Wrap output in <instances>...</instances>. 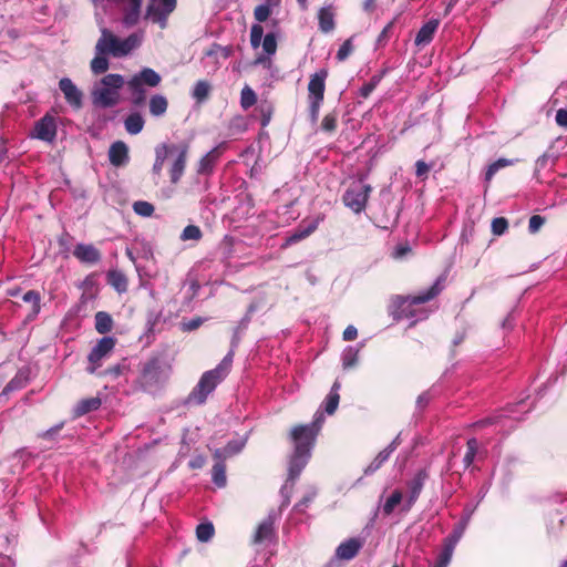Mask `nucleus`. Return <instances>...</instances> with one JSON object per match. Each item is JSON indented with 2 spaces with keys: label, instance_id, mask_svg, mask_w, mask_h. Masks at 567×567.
Listing matches in <instances>:
<instances>
[{
  "label": "nucleus",
  "instance_id": "nucleus-46",
  "mask_svg": "<svg viewBox=\"0 0 567 567\" xmlns=\"http://www.w3.org/2000/svg\"><path fill=\"white\" fill-rule=\"evenodd\" d=\"M477 441L475 439H471L467 441V451L464 455V458H463V462L465 464V466H470L472 463H473V460H474V456H475V453L477 451Z\"/></svg>",
  "mask_w": 567,
  "mask_h": 567
},
{
  "label": "nucleus",
  "instance_id": "nucleus-58",
  "mask_svg": "<svg viewBox=\"0 0 567 567\" xmlns=\"http://www.w3.org/2000/svg\"><path fill=\"white\" fill-rule=\"evenodd\" d=\"M415 166H416V175L419 177L426 175L430 169L429 165L423 161H417Z\"/></svg>",
  "mask_w": 567,
  "mask_h": 567
},
{
  "label": "nucleus",
  "instance_id": "nucleus-47",
  "mask_svg": "<svg viewBox=\"0 0 567 567\" xmlns=\"http://www.w3.org/2000/svg\"><path fill=\"white\" fill-rule=\"evenodd\" d=\"M453 553L450 551V549L442 548L441 553L439 554L436 561L431 567H449L451 560H452Z\"/></svg>",
  "mask_w": 567,
  "mask_h": 567
},
{
  "label": "nucleus",
  "instance_id": "nucleus-14",
  "mask_svg": "<svg viewBox=\"0 0 567 567\" xmlns=\"http://www.w3.org/2000/svg\"><path fill=\"white\" fill-rule=\"evenodd\" d=\"M528 399L529 396L526 395L514 403H506V405L502 408V413H498V424L501 423V419L519 420L523 414L532 409V403Z\"/></svg>",
  "mask_w": 567,
  "mask_h": 567
},
{
  "label": "nucleus",
  "instance_id": "nucleus-20",
  "mask_svg": "<svg viewBox=\"0 0 567 567\" xmlns=\"http://www.w3.org/2000/svg\"><path fill=\"white\" fill-rule=\"evenodd\" d=\"M59 87L70 105L76 109L81 106L82 93L69 78L61 79L59 82Z\"/></svg>",
  "mask_w": 567,
  "mask_h": 567
},
{
  "label": "nucleus",
  "instance_id": "nucleus-31",
  "mask_svg": "<svg viewBox=\"0 0 567 567\" xmlns=\"http://www.w3.org/2000/svg\"><path fill=\"white\" fill-rule=\"evenodd\" d=\"M113 326L112 317L104 311H99L95 315V329L99 333L104 334L111 331Z\"/></svg>",
  "mask_w": 567,
  "mask_h": 567
},
{
  "label": "nucleus",
  "instance_id": "nucleus-51",
  "mask_svg": "<svg viewBox=\"0 0 567 567\" xmlns=\"http://www.w3.org/2000/svg\"><path fill=\"white\" fill-rule=\"evenodd\" d=\"M545 224V218L540 215H533L530 218H529V223H528V230L529 233L532 234H535L537 233L542 226Z\"/></svg>",
  "mask_w": 567,
  "mask_h": 567
},
{
  "label": "nucleus",
  "instance_id": "nucleus-19",
  "mask_svg": "<svg viewBox=\"0 0 567 567\" xmlns=\"http://www.w3.org/2000/svg\"><path fill=\"white\" fill-rule=\"evenodd\" d=\"M110 163L115 167L125 166L130 161L128 146L122 142H114L109 150Z\"/></svg>",
  "mask_w": 567,
  "mask_h": 567
},
{
  "label": "nucleus",
  "instance_id": "nucleus-21",
  "mask_svg": "<svg viewBox=\"0 0 567 567\" xmlns=\"http://www.w3.org/2000/svg\"><path fill=\"white\" fill-rule=\"evenodd\" d=\"M440 25V21L437 19H431L426 23H424L419 32L416 33L414 43L416 47H425L432 40L437 31V28Z\"/></svg>",
  "mask_w": 567,
  "mask_h": 567
},
{
  "label": "nucleus",
  "instance_id": "nucleus-30",
  "mask_svg": "<svg viewBox=\"0 0 567 567\" xmlns=\"http://www.w3.org/2000/svg\"><path fill=\"white\" fill-rule=\"evenodd\" d=\"M124 125L127 133L136 135L143 130L144 120L141 114L132 113L126 117Z\"/></svg>",
  "mask_w": 567,
  "mask_h": 567
},
{
  "label": "nucleus",
  "instance_id": "nucleus-2",
  "mask_svg": "<svg viewBox=\"0 0 567 567\" xmlns=\"http://www.w3.org/2000/svg\"><path fill=\"white\" fill-rule=\"evenodd\" d=\"M188 146L186 144H159L155 147V162L152 172L155 176H159L164 167L165 161L172 158L169 169L171 182L176 184L184 174Z\"/></svg>",
  "mask_w": 567,
  "mask_h": 567
},
{
  "label": "nucleus",
  "instance_id": "nucleus-55",
  "mask_svg": "<svg viewBox=\"0 0 567 567\" xmlns=\"http://www.w3.org/2000/svg\"><path fill=\"white\" fill-rule=\"evenodd\" d=\"M556 123L561 127H567V109H559L556 112Z\"/></svg>",
  "mask_w": 567,
  "mask_h": 567
},
{
  "label": "nucleus",
  "instance_id": "nucleus-34",
  "mask_svg": "<svg viewBox=\"0 0 567 567\" xmlns=\"http://www.w3.org/2000/svg\"><path fill=\"white\" fill-rule=\"evenodd\" d=\"M101 406V400L99 398H90L82 400L75 408V414L78 416L84 415L89 412L96 411Z\"/></svg>",
  "mask_w": 567,
  "mask_h": 567
},
{
  "label": "nucleus",
  "instance_id": "nucleus-50",
  "mask_svg": "<svg viewBox=\"0 0 567 567\" xmlns=\"http://www.w3.org/2000/svg\"><path fill=\"white\" fill-rule=\"evenodd\" d=\"M352 50H353V45H352L351 39L346 40L337 52V59L339 61L346 60L350 55Z\"/></svg>",
  "mask_w": 567,
  "mask_h": 567
},
{
  "label": "nucleus",
  "instance_id": "nucleus-36",
  "mask_svg": "<svg viewBox=\"0 0 567 567\" xmlns=\"http://www.w3.org/2000/svg\"><path fill=\"white\" fill-rule=\"evenodd\" d=\"M109 53H99V51L95 50V56L91 62V70L95 74L104 73L109 69V60L106 59V55Z\"/></svg>",
  "mask_w": 567,
  "mask_h": 567
},
{
  "label": "nucleus",
  "instance_id": "nucleus-18",
  "mask_svg": "<svg viewBox=\"0 0 567 567\" xmlns=\"http://www.w3.org/2000/svg\"><path fill=\"white\" fill-rule=\"evenodd\" d=\"M427 472L425 470H420L411 481L408 482L409 487V497L406 502V511H409L416 499L419 498L422 488L424 486L425 481L427 480Z\"/></svg>",
  "mask_w": 567,
  "mask_h": 567
},
{
  "label": "nucleus",
  "instance_id": "nucleus-28",
  "mask_svg": "<svg viewBox=\"0 0 567 567\" xmlns=\"http://www.w3.org/2000/svg\"><path fill=\"white\" fill-rule=\"evenodd\" d=\"M339 390H340V383L338 381H336L323 402L324 411L327 414H333L334 411L337 410L338 404H339V399H340Z\"/></svg>",
  "mask_w": 567,
  "mask_h": 567
},
{
  "label": "nucleus",
  "instance_id": "nucleus-5",
  "mask_svg": "<svg viewBox=\"0 0 567 567\" xmlns=\"http://www.w3.org/2000/svg\"><path fill=\"white\" fill-rule=\"evenodd\" d=\"M143 42V33L136 32L125 39H120L106 28L101 29V37L95 44L99 53H109L114 58H122L137 49Z\"/></svg>",
  "mask_w": 567,
  "mask_h": 567
},
{
  "label": "nucleus",
  "instance_id": "nucleus-29",
  "mask_svg": "<svg viewBox=\"0 0 567 567\" xmlns=\"http://www.w3.org/2000/svg\"><path fill=\"white\" fill-rule=\"evenodd\" d=\"M168 102L164 95L156 94L150 100V113L153 116H162L165 114Z\"/></svg>",
  "mask_w": 567,
  "mask_h": 567
},
{
  "label": "nucleus",
  "instance_id": "nucleus-32",
  "mask_svg": "<svg viewBox=\"0 0 567 567\" xmlns=\"http://www.w3.org/2000/svg\"><path fill=\"white\" fill-rule=\"evenodd\" d=\"M464 533V524H456L451 535L444 539L443 547L454 553L455 546L460 542Z\"/></svg>",
  "mask_w": 567,
  "mask_h": 567
},
{
  "label": "nucleus",
  "instance_id": "nucleus-27",
  "mask_svg": "<svg viewBox=\"0 0 567 567\" xmlns=\"http://www.w3.org/2000/svg\"><path fill=\"white\" fill-rule=\"evenodd\" d=\"M218 157L219 152L217 148H213L205 156H203L198 163V174H209L213 171Z\"/></svg>",
  "mask_w": 567,
  "mask_h": 567
},
{
  "label": "nucleus",
  "instance_id": "nucleus-26",
  "mask_svg": "<svg viewBox=\"0 0 567 567\" xmlns=\"http://www.w3.org/2000/svg\"><path fill=\"white\" fill-rule=\"evenodd\" d=\"M142 0H128V7L125 9L123 23L127 27L137 23L141 12Z\"/></svg>",
  "mask_w": 567,
  "mask_h": 567
},
{
  "label": "nucleus",
  "instance_id": "nucleus-15",
  "mask_svg": "<svg viewBox=\"0 0 567 567\" xmlns=\"http://www.w3.org/2000/svg\"><path fill=\"white\" fill-rule=\"evenodd\" d=\"M323 220V216H317L309 220H303L298 228L286 238L285 246L293 245L310 236Z\"/></svg>",
  "mask_w": 567,
  "mask_h": 567
},
{
  "label": "nucleus",
  "instance_id": "nucleus-44",
  "mask_svg": "<svg viewBox=\"0 0 567 567\" xmlns=\"http://www.w3.org/2000/svg\"><path fill=\"white\" fill-rule=\"evenodd\" d=\"M555 163V157L553 155H549L547 153L539 156L535 164V175L538 176L539 172L550 167Z\"/></svg>",
  "mask_w": 567,
  "mask_h": 567
},
{
  "label": "nucleus",
  "instance_id": "nucleus-54",
  "mask_svg": "<svg viewBox=\"0 0 567 567\" xmlns=\"http://www.w3.org/2000/svg\"><path fill=\"white\" fill-rule=\"evenodd\" d=\"M411 252V247L409 245H398L393 252H392V257L395 258V259H402L404 258L406 255H409Z\"/></svg>",
  "mask_w": 567,
  "mask_h": 567
},
{
  "label": "nucleus",
  "instance_id": "nucleus-24",
  "mask_svg": "<svg viewBox=\"0 0 567 567\" xmlns=\"http://www.w3.org/2000/svg\"><path fill=\"white\" fill-rule=\"evenodd\" d=\"M73 255L82 262L95 264L101 255L93 245L79 244L74 247Z\"/></svg>",
  "mask_w": 567,
  "mask_h": 567
},
{
  "label": "nucleus",
  "instance_id": "nucleus-23",
  "mask_svg": "<svg viewBox=\"0 0 567 567\" xmlns=\"http://www.w3.org/2000/svg\"><path fill=\"white\" fill-rule=\"evenodd\" d=\"M281 0H265V2L258 4L254 10V18L257 21L256 24H260L267 21L275 10L279 9Z\"/></svg>",
  "mask_w": 567,
  "mask_h": 567
},
{
  "label": "nucleus",
  "instance_id": "nucleus-1",
  "mask_svg": "<svg viewBox=\"0 0 567 567\" xmlns=\"http://www.w3.org/2000/svg\"><path fill=\"white\" fill-rule=\"evenodd\" d=\"M323 420L322 412L317 411L310 424L297 425L291 430L290 439L293 443V453L289 461V480L295 481L309 462Z\"/></svg>",
  "mask_w": 567,
  "mask_h": 567
},
{
  "label": "nucleus",
  "instance_id": "nucleus-56",
  "mask_svg": "<svg viewBox=\"0 0 567 567\" xmlns=\"http://www.w3.org/2000/svg\"><path fill=\"white\" fill-rule=\"evenodd\" d=\"M358 337V330L354 326H348L343 331V339L346 341H352Z\"/></svg>",
  "mask_w": 567,
  "mask_h": 567
},
{
  "label": "nucleus",
  "instance_id": "nucleus-39",
  "mask_svg": "<svg viewBox=\"0 0 567 567\" xmlns=\"http://www.w3.org/2000/svg\"><path fill=\"white\" fill-rule=\"evenodd\" d=\"M257 102V95L255 91L248 86L245 85L240 93V105L244 110H248Z\"/></svg>",
  "mask_w": 567,
  "mask_h": 567
},
{
  "label": "nucleus",
  "instance_id": "nucleus-4",
  "mask_svg": "<svg viewBox=\"0 0 567 567\" xmlns=\"http://www.w3.org/2000/svg\"><path fill=\"white\" fill-rule=\"evenodd\" d=\"M441 282L442 280L437 279L425 292L419 293L417 296H395L393 298V305L396 307V316L399 318L414 319V321L426 318V311L419 308V306L430 301L441 292Z\"/></svg>",
  "mask_w": 567,
  "mask_h": 567
},
{
  "label": "nucleus",
  "instance_id": "nucleus-37",
  "mask_svg": "<svg viewBox=\"0 0 567 567\" xmlns=\"http://www.w3.org/2000/svg\"><path fill=\"white\" fill-rule=\"evenodd\" d=\"M217 462L213 466V481L214 483L223 487L226 484V471H225V464L224 458H216Z\"/></svg>",
  "mask_w": 567,
  "mask_h": 567
},
{
  "label": "nucleus",
  "instance_id": "nucleus-45",
  "mask_svg": "<svg viewBox=\"0 0 567 567\" xmlns=\"http://www.w3.org/2000/svg\"><path fill=\"white\" fill-rule=\"evenodd\" d=\"M200 238L202 231L199 227L195 225L186 226L181 235L182 240H199Z\"/></svg>",
  "mask_w": 567,
  "mask_h": 567
},
{
  "label": "nucleus",
  "instance_id": "nucleus-10",
  "mask_svg": "<svg viewBox=\"0 0 567 567\" xmlns=\"http://www.w3.org/2000/svg\"><path fill=\"white\" fill-rule=\"evenodd\" d=\"M370 192V185H367L361 181L355 182L346 190L343 195V203L353 213L359 214L364 210Z\"/></svg>",
  "mask_w": 567,
  "mask_h": 567
},
{
  "label": "nucleus",
  "instance_id": "nucleus-60",
  "mask_svg": "<svg viewBox=\"0 0 567 567\" xmlns=\"http://www.w3.org/2000/svg\"><path fill=\"white\" fill-rule=\"evenodd\" d=\"M113 285L115 286V288L118 291L125 290V288H126V281H125V279L121 275H118L116 277V279L114 280Z\"/></svg>",
  "mask_w": 567,
  "mask_h": 567
},
{
  "label": "nucleus",
  "instance_id": "nucleus-61",
  "mask_svg": "<svg viewBox=\"0 0 567 567\" xmlns=\"http://www.w3.org/2000/svg\"><path fill=\"white\" fill-rule=\"evenodd\" d=\"M508 227V221L504 217H498V236L502 235Z\"/></svg>",
  "mask_w": 567,
  "mask_h": 567
},
{
  "label": "nucleus",
  "instance_id": "nucleus-6",
  "mask_svg": "<svg viewBox=\"0 0 567 567\" xmlns=\"http://www.w3.org/2000/svg\"><path fill=\"white\" fill-rule=\"evenodd\" d=\"M124 83V78L120 74L105 75L93 89V103L102 107L114 106L120 100V90Z\"/></svg>",
  "mask_w": 567,
  "mask_h": 567
},
{
  "label": "nucleus",
  "instance_id": "nucleus-41",
  "mask_svg": "<svg viewBox=\"0 0 567 567\" xmlns=\"http://www.w3.org/2000/svg\"><path fill=\"white\" fill-rule=\"evenodd\" d=\"M210 86L206 81H198L193 90V97L202 102L208 97Z\"/></svg>",
  "mask_w": 567,
  "mask_h": 567
},
{
  "label": "nucleus",
  "instance_id": "nucleus-3",
  "mask_svg": "<svg viewBox=\"0 0 567 567\" xmlns=\"http://www.w3.org/2000/svg\"><path fill=\"white\" fill-rule=\"evenodd\" d=\"M234 351L230 350L220 363L213 370L206 371L192 391L189 399L198 404L206 401L207 396L228 375L233 365Z\"/></svg>",
  "mask_w": 567,
  "mask_h": 567
},
{
  "label": "nucleus",
  "instance_id": "nucleus-8",
  "mask_svg": "<svg viewBox=\"0 0 567 567\" xmlns=\"http://www.w3.org/2000/svg\"><path fill=\"white\" fill-rule=\"evenodd\" d=\"M250 44L254 49L261 45L265 53L256 58L255 64L266 65L270 63V56L277 51V40L274 33H267L264 37V28L261 24H252L250 28Z\"/></svg>",
  "mask_w": 567,
  "mask_h": 567
},
{
  "label": "nucleus",
  "instance_id": "nucleus-40",
  "mask_svg": "<svg viewBox=\"0 0 567 567\" xmlns=\"http://www.w3.org/2000/svg\"><path fill=\"white\" fill-rule=\"evenodd\" d=\"M196 536L199 542L206 543L214 536V526L212 523H202L196 528Z\"/></svg>",
  "mask_w": 567,
  "mask_h": 567
},
{
  "label": "nucleus",
  "instance_id": "nucleus-16",
  "mask_svg": "<svg viewBox=\"0 0 567 567\" xmlns=\"http://www.w3.org/2000/svg\"><path fill=\"white\" fill-rule=\"evenodd\" d=\"M278 518V513L271 511L268 516L258 525L257 530L254 535V544H265L270 542L274 537V525Z\"/></svg>",
  "mask_w": 567,
  "mask_h": 567
},
{
  "label": "nucleus",
  "instance_id": "nucleus-11",
  "mask_svg": "<svg viewBox=\"0 0 567 567\" xmlns=\"http://www.w3.org/2000/svg\"><path fill=\"white\" fill-rule=\"evenodd\" d=\"M177 0H150L146 18L161 28L166 27L167 17L175 10Z\"/></svg>",
  "mask_w": 567,
  "mask_h": 567
},
{
  "label": "nucleus",
  "instance_id": "nucleus-12",
  "mask_svg": "<svg viewBox=\"0 0 567 567\" xmlns=\"http://www.w3.org/2000/svg\"><path fill=\"white\" fill-rule=\"evenodd\" d=\"M115 347V339L113 337H103L96 346L91 350L87 359L90 365L87 367V372L93 374L96 369L101 367L102 360L111 353V351Z\"/></svg>",
  "mask_w": 567,
  "mask_h": 567
},
{
  "label": "nucleus",
  "instance_id": "nucleus-38",
  "mask_svg": "<svg viewBox=\"0 0 567 567\" xmlns=\"http://www.w3.org/2000/svg\"><path fill=\"white\" fill-rule=\"evenodd\" d=\"M403 494L400 489H395L384 502L382 511L385 515L393 513L394 508L401 503Z\"/></svg>",
  "mask_w": 567,
  "mask_h": 567
},
{
  "label": "nucleus",
  "instance_id": "nucleus-35",
  "mask_svg": "<svg viewBox=\"0 0 567 567\" xmlns=\"http://www.w3.org/2000/svg\"><path fill=\"white\" fill-rule=\"evenodd\" d=\"M27 378L18 373L0 392V396H8L11 392L23 389L27 385Z\"/></svg>",
  "mask_w": 567,
  "mask_h": 567
},
{
  "label": "nucleus",
  "instance_id": "nucleus-25",
  "mask_svg": "<svg viewBox=\"0 0 567 567\" xmlns=\"http://www.w3.org/2000/svg\"><path fill=\"white\" fill-rule=\"evenodd\" d=\"M319 27L322 32H330L334 29V11L332 6L320 9L318 13Z\"/></svg>",
  "mask_w": 567,
  "mask_h": 567
},
{
  "label": "nucleus",
  "instance_id": "nucleus-9",
  "mask_svg": "<svg viewBox=\"0 0 567 567\" xmlns=\"http://www.w3.org/2000/svg\"><path fill=\"white\" fill-rule=\"evenodd\" d=\"M161 75L151 68H144L133 75L127 82V86L134 96V103L141 104L145 99L143 85L155 87L161 83Z\"/></svg>",
  "mask_w": 567,
  "mask_h": 567
},
{
  "label": "nucleus",
  "instance_id": "nucleus-64",
  "mask_svg": "<svg viewBox=\"0 0 567 567\" xmlns=\"http://www.w3.org/2000/svg\"><path fill=\"white\" fill-rule=\"evenodd\" d=\"M518 159H506V158H498V169L508 165H513Z\"/></svg>",
  "mask_w": 567,
  "mask_h": 567
},
{
  "label": "nucleus",
  "instance_id": "nucleus-52",
  "mask_svg": "<svg viewBox=\"0 0 567 567\" xmlns=\"http://www.w3.org/2000/svg\"><path fill=\"white\" fill-rule=\"evenodd\" d=\"M398 447V442L396 440H394L391 444H389L384 450H382L378 455H377V460L383 464L389 457L390 455L395 451V449Z\"/></svg>",
  "mask_w": 567,
  "mask_h": 567
},
{
  "label": "nucleus",
  "instance_id": "nucleus-42",
  "mask_svg": "<svg viewBox=\"0 0 567 567\" xmlns=\"http://www.w3.org/2000/svg\"><path fill=\"white\" fill-rule=\"evenodd\" d=\"M359 351L352 347L342 352V364L346 369L352 368L358 361Z\"/></svg>",
  "mask_w": 567,
  "mask_h": 567
},
{
  "label": "nucleus",
  "instance_id": "nucleus-59",
  "mask_svg": "<svg viewBox=\"0 0 567 567\" xmlns=\"http://www.w3.org/2000/svg\"><path fill=\"white\" fill-rule=\"evenodd\" d=\"M381 463L374 458L365 468H364V474L365 475H371L373 474L375 471H378L380 467H381Z\"/></svg>",
  "mask_w": 567,
  "mask_h": 567
},
{
  "label": "nucleus",
  "instance_id": "nucleus-17",
  "mask_svg": "<svg viewBox=\"0 0 567 567\" xmlns=\"http://www.w3.org/2000/svg\"><path fill=\"white\" fill-rule=\"evenodd\" d=\"M163 378V369L158 359L147 361L142 370L141 379L143 385H153Z\"/></svg>",
  "mask_w": 567,
  "mask_h": 567
},
{
  "label": "nucleus",
  "instance_id": "nucleus-53",
  "mask_svg": "<svg viewBox=\"0 0 567 567\" xmlns=\"http://www.w3.org/2000/svg\"><path fill=\"white\" fill-rule=\"evenodd\" d=\"M321 127L326 132H333L337 127V116L334 114H327L322 120Z\"/></svg>",
  "mask_w": 567,
  "mask_h": 567
},
{
  "label": "nucleus",
  "instance_id": "nucleus-22",
  "mask_svg": "<svg viewBox=\"0 0 567 567\" xmlns=\"http://www.w3.org/2000/svg\"><path fill=\"white\" fill-rule=\"evenodd\" d=\"M362 543L355 538H350L341 543L336 549V557L341 560H351L357 556Z\"/></svg>",
  "mask_w": 567,
  "mask_h": 567
},
{
  "label": "nucleus",
  "instance_id": "nucleus-43",
  "mask_svg": "<svg viewBox=\"0 0 567 567\" xmlns=\"http://www.w3.org/2000/svg\"><path fill=\"white\" fill-rule=\"evenodd\" d=\"M133 210L143 217H150L154 213V206L145 200H138L133 204Z\"/></svg>",
  "mask_w": 567,
  "mask_h": 567
},
{
  "label": "nucleus",
  "instance_id": "nucleus-57",
  "mask_svg": "<svg viewBox=\"0 0 567 567\" xmlns=\"http://www.w3.org/2000/svg\"><path fill=\"white\" fill-rule=\"evenodd\" d=\"M515 310H512L508 316L504 319V321L502 322V327L503 329L505 330H509L514 327V321H515Z\"/></svg>",
  "mask_w": 567,
  "mask_h": 567
},
{
  "label": "nucleus",
  "instance_id": "nucleus-63",
  "mask_svg": "<svg viewBox=\"0 0 567 567\" xmlns=\"http://www.w3.org/2000/svg\"><path fill=\"white\" fill-rule=\"evenodd\" d=\"M363 9L368 12H372L375 9V0H364Z\"/></svg>",
  "mask_w": 567,
  "mask_h": 567
},
{
  "label": "nucleus",
  "instance_id": "nucleus-48",
  "mask_svg": "<svg viewBox=\"0 0 567 567\" xmlns=\"http://www.w3.org/2000/svg\"><path fill=\"white\" fill-rule=\"evenodd\" d=\"M23 300L25 302L32 303L33 312L38 313L40 311V295L34 290H29L23 295Z\"/></svg>",
  "mask_w": 567,
  "mask_h": 567
},
{
  "label": "nucleus",
  "instance_id": "nucleus-49",
  "mask_svg": "<svg viewBox=\"0 0 567 567\" xmlns=\"http://www.w3.org/2000/svg\"><path fill=\"white\" fill-rule=\"evenodd\" d=\"M380 82L379 76H373L368 83L363 84L360 89V95L367 99L377 87Z\"/></svg>",
  "mask_w": 567,
  "mask_h": 567
},
{
  "label": "nucleus",
  "instance_id": "nucleus-62",
  "mask_svg": "<svg viewBox=\"0 0 567 567\" xmlns=\"http://www.w3.org/2000/svg\"><path fill=\"white\" fill-rule=\"evenodd\" d=\"M205 463V460L203 456H197L195 457L194 460L190 461L189 465L193 467V468H199L204 465Z\"/></svg>",
  "mask_w": 567,
  "mask_h": 567
},
{
  "label": "nucleus",
  "instance_id": "nucleus-33",
  "mask_svg": "<svg viewBox=\"0 0 567 567\" xmlns=\"http://www.w3.org/2000/svg\"><path fill=\"white\" fill-rule=\"evenodd\" d=\"M244 447V441L229 442L223 450L217 449L214 452L215 458H227L240 452Z\"/></svg>",
  "mask_w": 567,
  "mask_h": 567
},
{
  "label": "nucleus",
  "instance_id": "nucleus-13",
  "mask_svg": "<svg viewBox=\"0 0 567 567\" xmlns=\"http://www.w3.org/2000/svg\"><path fill=\"white\" fill-rule=\"evenodd\" d=\"M56 136L55 118L49 114L39 120L32 133V137L41 141L52 142Z\"/></svg>",
  "mask_w": 567,
  "mask_h": 567
},
{
  "label": "nucleus",
  "instance_id": "nucleus-7",
  "mask_svg": "<svg viewBox=\"0 0 567 567\" xmlns=\"http://www.w3.org/2000/svg\"><path fill=\"white\" fill-rule=\"evenodd\" d=\"M327 76L328 71L321 69L310 76L308 83L309 112L312 122H317L319 117L320 106L324 96Z\"/></svg>",
  "mask_w": 567,
  "mask_h": 567
}]
</instances>
